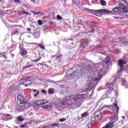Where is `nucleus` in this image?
<instances>
[{
	"mask_svg": "<svg viewBox=\"0 0 128 128\" xmlns=\"http://www.w3.org/2000/svg\"><path fill=\"white\" fill-rule=\"evenodd\" d=\"M19 14H22V12H19Z\"/></svg>",
	"mask_w": 128,
	"mask_h": 128,
	"instance_id": "obj_57",
	"label": "nucleus"
},
{
	"mask_svg": "<svg viewBox=\"0 0 128 128\" xmlns=\"http://www.w3.org/2000/svg\"><path fill=\"white\" fill-rule=\"evenodd\" d=\"M33 92H36L34 94V96L35 98H36V96H38V94H40V91H38V90L36 89H34L32 90Z\"/></svg>",
	"mask_w": 128,
	"mask_h": 128,
	"instance_id": "obj_16",
	"label": "nucleus"
},
{
	"mask_svg": "<svg viewBox=\"0 0 128 128\" xmlns=\"http://www.w3.org/2000/svg\"><path fill=\"white\" fill-rule=\"evenodd\" d=\"M14 2H18V4L20 3V0H14Z\"/></svg>",
	"mask_w": 128,
	"mask_h": 128,
	"instance_id": "obj_42",
	"label": "nucleus"
},
{
	"mask_svg": "<svg viewBox=\"0 0 128 128\" xmlns=\"http://www.w3.org/2000/svg\"><path fill=\"white\" fill-rule=\"evenodd\" d=\"M32 84V81L30 80H26L22 82V84L24 86H30Z\"/></svg>",
	"mask_w": 128,
	"mask_h": 128,
	"instance_id": "obj_10",
	"label": "nucleus"
},
{
	"mask_svg": "<svg viewBox=\"0 0 128 128\" xmlns=\"http://www.w3.org/2000/svg\"><path fill=\"white\" fill-rule=\"evenodd\" d=\"M32 2H36L35 0H30Z\"/></svg>",
	"mask_w": 128,
	"mask_h": 128,
	"instance_id": "obj_49",
	"label": "nucleus"
},
{
	"mask_svg": "<svg viewBox=\"0 0 128 128\" xmlns=\"http://www.w3.org/2000/svg\"><path fill=\"white\" fill-rule=\"evenodd\" d=\"M20 48V54H22V56H26V54H28V52L26 50H24V48L22 47H19Z\"/></svg>",
	"mask_w": 128,
	"mask_h": 128,
	"instance_id": "obj_8",
	"label": "nucleus"
},
{
	"mask_svg": "<svg viewBox=\"0 0 128 128\" xmlns=\"http://www.w3.org/2000/svg\"><path fill=\"white\" fill-rule=\"evenodd\" d=\"M48 94H54V91L52 88H49Z\"/></svg>",
	"mask_w": 128,
	"mask_h": 128,
	"instance_id": "obj_19",
	"label": "nucleus"
},
{
	"mask_svg": "<svg viewBox=\"0 0 128 128\" xmlns=\"http://www.w3.org/2000/svg\"><path fill=\"white\" fill-rule=\"evenodd\" d=\"M66 119L63 118L62 119H60L59 120V122H66Z\"/></svg>",
	"mask_w": 128,
	"mask_h": 128,
	"instance_id": "obj_36",
	"label": "nucleus"
},
{
	"mask_svg": "<svg viewBox=\"0 0 128 128\" xmlns=\"http://www.w3.org/2000/svg\"><path fill=\"white\" fill-rule=\"evenodd\" d=\"M42 24H43L42 21L41 20H39L38 21V24L39 26H42Z\"/></svg>",
	"mask_w": 128,
	"mask_h": 128,
	"instance_id": "obj_35",
	"label": "nucleus"
},
{
	"mask_svg": "<svg viewBox=\"0 0 128 128\" xmlns=\"http://www.w3.org/2000/svg\"><path fill=\"white\" fill-rule=\"evenodd\" d=\"M4 116H12V115L10 114H4Z\"/></svg>",
	"mask_w": 128,
	"mask_h": 128,
	"instance_id": "obj_40",
	"label": "nucleus"
},
{
	"mask_svg": "<svg viewBox=\"0 0 128 128\" xmlns=\"http://www.w3.org/2000/svg\"><path fill=\"white\" fill-rule=\"evenodd\" d=\"M119 4V8H124V4L120 2H118Z\"/></svg>",
	"mask_w": 128,
	"mask_h": 128,
	"instance_id": "obj_27",
	"label": "nucleus"
},
{
	"mask_svg": "<svg viewBox=\"0 0 128 128\" xmlns=\"http://www.w3.org/2000/svg\"><path fill=\"white\" fill-rule=\"evenodd\" d=\"M75 4H80V0H73Z\"/></svg>",
	"mask_w": 128,
	"mask_h": 128,
	"instance_id": "obj_26",
	"label": "nucleus"
},
{
	"mask_svg": "<svg viewBox=\"0 0 128 128\" xmlns=\"http://www.w3.org/2000/svg\"><path fill=\"white\" fill-rule=\"evenodd\" d=\"M48 128V126H44L42 127V128Z\"/></svg>",
	"mask_w": 128,
	"mask_h": 128,
	"instance_id": "obj_48",
	"label": "nucleus"
},
{
	"mask_svg": "<svg viewBox=\"0 0 128 128\" xmlns=\"http://www.w3.org/2000/svg\"><path fill=\"white\" fill-rule=\"evenodd\" d=\"M31 12H32V14H36V16L38 14H40V12H34V10H32Z\"/></svg>",
	"mask_w": 128,
	"mask_h": 128,
	"instance_id": "obj_31",
	"label": "nucleus"
},
{
	"mask_svg": "<svg viewBox=\"0 0 128 128\" xmlns=\"http://www.w3.org/2000/svg\"><path fill=\"white\" fill-rule=\"evenodd\" d=\"M18 34V30H16L14 32H12V34L14 35V34Z\"/></svg>",
	"mask_w": 128,
	"mask_h": 128,
	"instance_id": "obj_38",
	"label": "nucleus"
},
{
	"mask_svg": "<svg viewBox=\"0 0 128 128\" xmlns=\"http://www.w3.org/2000/svg\"><path fill=\"white\" fill-rule=\"evenodd\" d=\"M40 60H42V57H40L38 59L33 60L32 62H39Z\"/></svg>",
	"mask_w": 128,
	"mask_h": 128,
	"instance_id": "obj_29",
	"label": "nucleus"
},
{
	"mask_svg": "<svg viewBox=\"0 0 128 128\" xmlns=\"http://www.w3.org/2000/svg\"><path fill=\"white\" fill-rule=\"evenodd\" d=\"M42 94H46V90H42Z\"/></svg>",
	"mask_w": 128,
	"mask_h": 128,
	"instance_id": "obj_43",
	"label": "nucleus"
},
{
	"mask_svg": "<svg viewBox=\"0 0 128 128\" xmlns=\"http://www.w3.org/2000/svg\"><path fill=\"white\" fill-rule=\"evenodd\" d=\"M16 120L18 122H24V119L22 118V116H19L18 118H16Z\"/></svg>",
	"mask_w": 128,
	"mask_h": 128,
	"instance_id": "obj_20",
	"label": "nucleus"
},
{
	"mask_svg": "<svg viewBox=\"0 0 128 128\" xmlns=\"http://www.w3.org/2000/svg\"><path fill=\"white\" fill-rule=\"evenodd\" d=\"M101 6H106V1L102 0L100 2Z\"/></svg>",
	"mask_w": 128,
	"mask_h": 128,
	"instance_id": "obj_30",
	"label": "nucleus"
},
{
	"mask_svg": "<svg viewBox=\"0 0 128 128\" xmlns=\"http://www.w3.org/2000/svg\"><path fill=\"white\" fill-rule=\"evenodd\" d=\"M68 40H74V39H72V38H70V39H68Z\"/></svg>",
	"mask_w": 128,
	"mask_h": 128,
	"instance_id": "obj_50",
	"label": "nucleus"
},
{
	"mask_svg": "<svg viewBox=\"0 0 128 128\" xmlns=\"http://www.w3.org/2000/svg\"><path fill=\"white\" fill-rule=\"evenodd\" d=\"M122 118H124V116H122Z\"/></svg>",
	"mask_w": 128,
	"mask_h": 128,
	"instance_id": "obj_58",
	"label": "nucleus"
},
{
	"mask_svg": "<svg viewBox=\"0 0 128 128\" xmlns=\"http://www.w3.org/2000/svg\"><path fill=\"white\" fill-rule=\"evenodd\" d=\"M42 108H44V110H51L52 108V106H42Z\"/></svg>",
	"mask_w": 128,
	"mask_h": 128,
	"instance_id": "obj_15",
	"label": "nucleus"
},
{
	"mask_svg": "<svg viewBox=\"0 0 128 128\" xmlns=\"http://www.w3.org/2000/svg\"><path fill=\"white\" fill-rule=\"evenodd\" d=\"M26 126V124H24L20 126V128H24V127Z\"/></svg>",
	"mask_w": 128,
	"mask_h": 128,
	"instance_id": "obj_37",
	"label": "nucleus"
},
{
	"mask_svg": "<svg viewBox=\"0 0 128 128\" xmlns=\"http://www.w3.org/2000/svg\"><path fill=\"white\" fill-rule=\"evenodd\" d=\"M38 106H42L44 104H48V102H46V100H40L38 101Z\"/></svg>",
	"mask_w": 128,
	"mask_h": 128,
	"instance_id": "obj_14",
	"label": "nucleus"
},
{
	"mask_svg": "<svg viewBox=\"0 0 128 128\" xmlns=\"http://www.w3.org/2000/svg\"><path fill=\"white\" fill-rule=\"evenodd\" d=\"M33 66V64H30L29 63H27L25 66H23V70H26V68H32Z\"/></svg>",
	"mask_w": 128,
	"mask_h": 128,
	"instance_id": "obj_13",
	"label": "nucleus"
},
{
	"mask_svg": "<svg viewBox=\"0 0 128 128\" xmlns=\"http://www.w3.org/2000/svg\"><path fill=\"white\" fill-rule=\"evenodd\" d=\"M14 128H18V126H16L14 127Z\"/></svg>",
	"mask_w": 128,
	"mask_h": 128,
	"instance_id": "obj_55",
	"label": "nucleus"
},
{
	"mask_svg": "<svg viewBox=\"0 0 128 128\" xmlns=\"http://www.w3.org/2000/svg\"><path fill=\"white\" fill-rule=\"evenodd\" d=\"M56 18H57L58 20H62V16H60V15H58V16H56Z\"/></svg>",
	"mask_w": 128,
	"mask_h": 128,
	"instance_id": "obj_33",
	"label": "nucleus"
},
{
	"mask_svg": "<svg viewBox=\"0 0 128 128\" xmlns=\"http://www.w3.org/2000/svg\"><path fill=\"white\" fill-rule=\"evenodd\" d=\"M94 32V30H92V31H89L88 32V34L90 33V32Z\"/></svg>",
	"mask_w": 128,
	"mask_h": 128,
	"instance_id": "obj_47",
	"label": "nucleus"
},
{
	"mask_svg": "<svg viewBox=\"0 0 128 128\" xmlns=\"http://www.w3.org/2000/svg\"><path fill=\"white\" fill-rule=\"evenodd\" d=\"M101 72H102V71H99L98 72V74H101Z\"/></svg>",
	"mask_w": 128,
	"mask_h": 128,
	"instance_id": "obj_53",
	"label": "nucleus"
},
{
	"mask_svg": "<svg viewBox=\"0 0 128 128\" xmlns=\"http://www.w3.org/2000/svg\"><path fill=\"white\" fill-rule=\"evenodd\" d=\"M30 76L24 77L22 78L21 80H30Z\"/></svg>",
	"mask_w": 128,
	"mask_h": 128,
	"instance_id": "obj_24",
	"label": "nucleus"
},
{
	"mask_svg": "<svg viewBox=\"0 0 128 128\" xmlns=\"http://www.w3.org/2000/svg\"><path fill=\"white\" fill-rule=\"evenodd\" d=\"M126 80H122V86H126Z\"/></svg>",
	"mask_w": 128,
	"mask_h": 128,
	"instance_id": "obj_41",
	"label": "nucleus"
},
{
	"mask_svg": "<svg viewBox=\"0 0 128 128\" xmlns=\"http://www.w3.org/2000/svg\"><path fill=\"white\" fill-rule=\"evenodd\" d=\"M27 30H28V32H31L32 29L30 28H27Z\"/></svg>",
	"mask_w": 128,
	"mask_h": 128,
	"instance_id": "obj_45",
	"label": "nucleus"
},
{
	"mask_svg": "<svg viewBox=\"0 0 128 128\" xmlns=\"http://www.w3.org/2000/svg\"><path fill=\"white\" fill-rule=\"evenodd\" d=\"M82 118H86V116H88V112H84L82 114Z\"/></svg>",
	"mask_w": 128,
	"mask_h": 128,
	"instance_id": "obj_25",
	"label": "nucleus"
},
{
	"mask_svg": "<svg viewBox=\"0 0 128 128\" xmlns=\"http://www.w3.org/2000/svg\"><path fill=\"white\" fill-rule=\"evenodd\" d=\"M102 113L100 112H97L95 113V116L94 118L92 120V124H96V122H98L102 120Z\"/></svg>",
	"mask_w": 128,
	"mask_h": 128,
	"instance_id": "obj_3",
	"label": "nucleus"
},
{
	"mask_svg": "<svg viewBox=\"0 0 128 128\" xmlns=\"http://www.w3.org/2000/svg\"><path fill=\"white\" fill-rule=\"evenodd\" d=\"M53 56L56 57V55H54V56Z\"/></svg>",
	"mask_w": 128,
	"mask_h": 128,
	"instance_id": "obj_56",
	"label": "nucleus"
},
{
	"mask_svg": "<svg viewBox=\"0 0 128 128\" xmlns=\"http://www.w3.org/2000/svg\"><path fill=\"white\" fill-rule=\"evenodd\" d=\"M34 36L36 38H38L40 36V33L38 32H36L34 33Z\"/></svg>",
	"mask_w": 128,
	"mask_h": 128,
	"instance_id": "obj_28",
	"label": "nucleus"
},
{
	"mask_svg": "<svg viewBox=\"0 0 128 128\" xmlns=\"http://www.w3.org/2000/svg\"><path fill=\"white\" fill-rule=\"evenodd\" d=\"M50 126H58L59 124H51Z\"/></svg>",
	"mask_w": 128,
	"mask_h": 128,
	"instance_id": "obj_34",
	"label": "nucleus"
},
{
	"mask_svg": "<svg viewBox=\"0 0 128 128\" xmlns=\"http://www.w3.org/2000/svg\"><path fill=\"white\" fill-rule=\"evenodd\" d=\"M109 108L110 110L114 114H116L118 116V110H120V108L118 106L117 103H114L112 105H110V106L104 105L101 108V110H104V108Z\"/></svg>",
	"mask_w": 128,
	"mask_h": 128,
	"instance_id": "obj_2",
	"label": "nucleus"
},
{
	"mask_svg": "<svg viewBox=\"0 0 128 128\" xmlns=\"http://www.w3.org/2000/svg\"><path fill=\"white\" fill-rule=\"evenodd\" d=\"M96 10H90L89 12H90V14H94L96 16Z\"/></svg>",
	"mask_w": 128,
	"mask_h": 128,
	"instance_id": "obj_21",
	"label": "nucleus"
},
{
	"mask_svg": "<svg viewBox=\"0 0 128 128\" xmlns=\"http://www.w3.org/2000/svg\"><path fill=\"white\" fill-rule=\"evenodd\" d=\"M96 1H97L98 0H96Z\"/></svg>",
	"mask_w": 128,
	"mask_h": 128,
	"instance_id": "obj_59",
	"label": "nucleus"
},
{
	"mask_svg": "<svg viewBox=\"0 0 128 128\" xmlns=\"http://www.w3.org/2000/svg\"><path fill=\"white\" fill-rule=\"evenodd\" d=\"M104 62L106 64V66H110V58L108 57H106L104 60Z\"/></svg>",
	"mask_w": 128,
	"mask_h": 128,
	"instance_id": "obj_12",
	"label": "nucleus"
},
{
	"mask_svg": "<svg viewBox=\"0 0 128 128\" xmlns=\"http://www.w3.org/2000/svg\"><path fill=\"white\" fill-rule=\"evenodd\" d=\"M38 46H39V48H42V50H44L46 48V46L42 45V44H39Z\"/></svg>",
	"mask_w": 128,
	"mask_h": 128,
	"instance_id": "obj_22",
	"label": "nucleus"
},
{
	"mask_svg": "<svg viewBox=\"0 0 128 128\" xmlns=\"http://www.w3.org/2000/svg\"><path fill=\"white\" fill-rule=\"evenodd\" d=\"M126 4L123 6V7L121 8L122 10L124 12L125 14H128V2L126 1Z\"/></svg>",
	"mask_w": 128,
	"mask_h": 128,
	"instance_id": "obj_9",
	"label": "nucleus"
},
{
	"mask_svg": "<svg viewBox=\"0 0 128 128\" xmlns=\"http://www.w3.org/2000/svg\"><path fill=\"white\" fill-rule=\"evenodd\" d=\"M112 12L106 10V9H101L99 10H96V13L95 16H102V14H112Z\"/></svg>",
	"mask_w": 128,
	"mask_h": 128,
	"instance_id": "obj_4",
	"label": "nucleus"
},
{
	"mask_svg": "<svg viewBox=\"0 0 128 128\" xmlns=\"http://www.w3.org/2000/svg\"><path fill=\"white\" fill-rule=\"evenodd\" d=\"M88 128H90V126H92V124H90V122L88 123Z\"/></svg>",
	"mask_w": 128,
	"mask_h": 128,
	"instance_id": "obj_44",
	"label": "nucleus"
},
{
	"mask_svg": "<svg viewBox=\"0 0 128 128\" xmlns=\"http://www.w3.org/2000/svg\"><path fill=\"white\" fill-rule=\"evenodd\" d=\"M112 10L115 12V14H118L122 12V8L120 7L114 8L112 9Z\"/></svg>",
	"mask_w": 128,
	"mask_h": 128,
	"instance_id": "obj_11",
	"label": "nucleus"
},
{
	"mask_svg": "<svg viewBox=\"0 0 128 128\" xmlns=\"http://www.w3.org/2000/svg\"><path fill=\"white\" fill-rule=\"evenodd\" d=\"M76 70L74 71V72H73V74H76Z\"/></svg>",
	"mask_w": 128,
	"mask_h": 128,
	"instance_id": "obj_52",
	"label": "nucleus"
},
{
	"mask_svg": "<svg viewBox=\"0 0 128 128\" xmlns=\"http://www.w3.org/2000/svg\"><path fill=\"white\" fill-rule=\"evenodd\" d=\"M84 10H86V12H90V10L88 8H84Z\"/></svg>",
	"mask_w": 128,
	"mask_h": 128,
	"instance_id": "obj_39",
	"label": "nucleus"
},
{
	"mask_svg": "<svg viewBox=\"0 0 128 128\" xmlns=\"http://www.w3.org/2000/svg\"><path fill=\"white\" fill-rule=\"evenodd\" d=\"M18 104H26V98L20 94L18 96Z\"/></svg>",
	"mask_w": 128,
	"mask_h": 128,
	"instance_id": "obj_5",
	"label": "nucleus"
},
{
	"mask_svg": "<svg viewBox=\"0 0 128 128\" xmlns=\"http://www.w3.org/2000/svg\"><path fill=\"white\" fill-rule=\"evenodd\" d=\"M16 108V110H18V112H22V110H23L26 108V104H23V105L18 104Z\"/></svg>",
	"mask_w": 128,
	"mask_h": 128,
	"instance_id": "obj_7",
	"label": "nucleus"
},
{
	"mask_svg": "<svg viewBox=\"0 0 128 128\" xmlns=\"http://www.w3.org/2000/svg\"><path fill=\"white\" fill-rule=\"evenodd\" d=\"M104 76V74H100L98 76V78H96L94 79V81L95 82H98V80H100V78H102V76Z\"/></svg>",
	"mask_w": 128,
	"mask_h": 128,
	"instance_id": "obj_18",
	"label": "nucleus"
},
{
	"mask_svg": "<svg viewBox=\"0 0 128 128\" xmlns=\"http://www.w3.org/2000/svg\"><path fill=\"white\" fill-rule=\"evenodd\" d=\"M78 100H80V97L77 95H72L71 96H66L62 98V100L60 101L62 106H72L74 102H76Z\"/></svg>",
	"mask_w": 128,
	"mask_h": 128,
	"instance_id": "obj_1",
	"label": "nucleus"
},
{
	"mask_svg": "<svg viewBox=\"0 0 128 128\" xmlns=\"http://www.w3.org/2000/svg\"><path fill=\"white\" fill-rule=\"evenodd\" d=\"M62 58H64L62 54H60L58 56H56V60H62Z\"/></svg>",
	"mask_w": 128,
	"mask_h": 128,
	"instance_id": "obj_17",
	"label": "nucleus"
},
{
	"mask_svg": "<svg viewBox=\"0 0 128 128\" xmlns=\"http://www.w3.org/2000/svg\"><path fill=\"white\" fill-rule=\"evenodd\" d=\"M22 6L24 8H26L27 10H28V7L26 6V4H23L22 5Z\"/></svg>",
	"mask_w": 128,
	"mask_h": 128,
	"instance_id": "obj_32",
	"label": "nucleus"
},
{
	"mask_svg": "<svg viewBox=\"0 0 128 128\" xmlns=\"http://www.w3.org/2000/svg\"><path fill=\"white\" fill-rule=\"evenodd\" d=\"M128 58L126 59V60H118V64L119 66H120V70L118 71V72H122V68H124L123 64H128Z\"/></svg>",
	"mask_w": 128,
	"mask_h": 128,
	"instance_id": "obj_6",
	"label": "nucleus"
},
{
	"mask_svg": "<svg viewBox=\"0 0 128 128\" xmlns=\"http://www.w3.org/2000/svg\"><path fill=\"white\" fill-rule=\"evenodd\" d=\"M4 0H0V2H2Z\"/></svg>",
	"mask_w": 128,
	"mask_h": 128,
	"instance_id": "obj_54",
	"label": "nucleus"
},
{
	"mask_svg": "<svg viewBox=\"0 0 128 128\" xmlns=\"http://www.w3.org/2000/svg\"><path fill=\"white\" fill-rule=\"evenodd\" d=\"M114 18H116V20H118V18L114 16Z\"/></svg>",
	"mask_w": 128,
	"mask_h": 128,
	"instance_id": "obj_51",
	"label": "nucleus"
},
{
	"mask_svg": "<svg viewBox=\"0 0 128 128\" xmlns=\"http://www.w3.org/2000/svg\"><path fill=\"white\" fill-rule=\"evenodd\" d=\"M4 54H2V53H0V58H2Z\"/></svg>",
	"mask_w": 128,
	"mask_h": 128,
	"instance_id": "obj_46",
	"label": "nucleus"
},
{
	"mask_svg": "<svg viewBox=\"0 0 128 128\" xmlns=\"http://www.w3.org/2000/svg\"><path fill=\"white\" fill-rule=\"evenodd\" d=\"M26 14V16H32V14L30 13H28V12H26V11H24L22 12V14Z\"/></svg>",
	"mask_w": 128,
	"mask_h": 128,
	"instance_id": "obj_23",
	"label": "nucleus"
}]
</instances>
